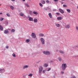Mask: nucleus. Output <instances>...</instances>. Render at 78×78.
I'll return each mask as SVG.
<instances>
[{
  "instance_id": "nucleus-1",
  "label": "nucleus",
  "mask_w": 78,
  "mask_h": 78,
  "mask_svg": "<svg viewBox=\"0 0 78 78\" xmlns=\"http://www.w3.org/2000/svg\"><path fill=\"white\" fill-rule=\"evenodd\" d=\"M62 67L63 70H64L67 67V66L66 64H63L62 65Z\"/></svg>"
},
{
  "instance_id": "nucleus-2",
  "label": "nucleus",
  "mask_w": 78,
  "mask_h": 78,
  "mask_svg": "<svg viewBox=\"0 0 78 78\" xmlns=\"http://www.w3.org/2000/svg\"><path fill=\"white\" fill-rule=\"evenodd\" d=\"M39 73H42V72L43 70V67L42 66H40L39 68Z\"/></svg>"
},
{
  "instance_id": "nucleus-3",
  "label": "nucleus",
  "mask_w": 78,
  "mask_h": 78,
  "mask_svg": "<svg viewBox=\"0 0 78 78\" xmlns=\"http://www.w3.org/2000/svg\"><path fill=\"white\" fill-rule=\"evenodd\" d=\"M43 53L45 55H50V53L48 51H44L43 52Z\"/></svg>"
},
{
  "instance_id": "nucleus-4",
  "label": "nucleus",
  "mask_w": 78,
  "mask_h": 78,
  "mask_svg": "<svg viewBox=\"0 0 78 78\" xmlns=\"http://www.w3.org/2000/svg\"><path fill=\"white\" fill-rule=\"evenodd\" d=\"M41 42L42 44H44L45 42H44V39H43L42 38H41Z\"/></svg>"
},
{
  "instance_id": "nucleus-5",
  "label": "nucleus",
  "mask_w": 78,
  "mask_h": 78,
  "mask_svg": "<svg viewBox=\"0 0 78 78\" xmlns=\"http://www.w3.org/2000/svg\"><path fill=\"white\" fill-rule=\"evenodd\" d=\"M59 11L61 13V14H64V10L61 9H59Z\"/></svg>"
},
{
  "instance_id": "nucleus-6",
  "label": "nucleus",
  "mask_w": 78,
  "mask_h": 78,
  "mask_svg": "<svg viewBox=\"0 0 78 78\" xmlns=\"http://www.w3.org/2000/svg\"><path fill=\"white\" fill-rule=\"evenodd\" d=\"M29 67V66L28 65H25L23 67V69H27Z\"/></svg>"
},
{
  "instance_id": "nucleus-7",
  "label": "nucleus",
  "mask_w": 78,
  "mask_h": 78,
  "mask_svg": "<svg viewBox=\"0 0 78 78\" xmlns=\"http://www.w3.org/2000/svg\"><path fill=\"white\" fill-rule=\"evenodd\" d=\"M31 36L33 37H34V38H35L36 37V35L34 33H32Z\"/></svg>"
},
{
  "instance_id": "nucleus-8",
  "label": "nucleus",
  "mask_w": 78,
  "mask_h": 78,
  "mask_svg": "<svg viewBox=\"0 0 78 78\" xmlns=\"http://www.w3.org/2000/svg\"><path fill=\"white\" fill-rule=\"evenodd\" d=\"M48 16L50 18V19H51L52 18V15H51V14L50 13H48Z\"/></svg>"
},
{
  "instance_id": "nucleus-9",
  "label": "nucleus",
  "mask_w": 78,
  "mask_h": 78,
  "mask_svg": "<svg viewBox=\"0 0 78 78\" xmlns=\"http://www.w3.org/2000/svg\"><path fill=\"white\" fill-rule=\"evenodd\" d=\"M29 21H33V18L32 17H30L29 18Z\"/></svg>"
},
{
  "instance_id": "nucleus-10",
  "label": "nucleus",
  "mask_w": 78,
  "mask_h": 78,
  "mask_svg": "<svg viewBox=\"0 0 78 78\" xmlns=\"http://www.w3.org/2000/svg\"><path fill=\"white\" fill-rule=\"evenodd\" d=\"M41 2L42 4L44 5V4H45V2L44 0H42Z\"/></svg>"
},
{
  "instance_id": "nucleus-11",
  "label": "nucleus",
  "mask_w": 78,
  "mask_h": 78,
  "mask_svg": "<svg viewBox=\"0 0 78 78\" xmlns=\"http://www.w3.org/2000/svg\"><path fill=\"white\" fill-rule=\"evenodd\" d=\"M0 72H1L2 73V72H5V70L4 69H0Z\"/></svg>"
},
{
  "instance_id": "nucleus-12",
  "label": "nucleus",
  "mask_w": 78,
  "mask_h": 78,
  "mask_svg": "<svg viewBox=\"0 0 78 78\" xmlns=\"http://www.w3.org/2000/svg\"><path fill=\"white\" fill-rule=\"evenodd\" d=\"M57 20H61V19H62V17H58L57 18Z\"/></svg>"
},
{
  "instance_id": "nucleus-13",
  "label": "nucleus",
  "mask_w": 78,
  "mask_h": 78,
  "mask_svg": "<svg viewBox=\"0 0 78 78\" xmlns=\"http://www.w3.org/2000/svg\"><path fill=\"white\" fill-rule=\"evenodd\" d=\"M25 5L28 8L30 7V5L27 3H25Z\"/></svg>"
},
{
  "instance_id": "nucleus-14",
  "label": "nucleus",
  "mask_w": 78,
  "mask_h": 78,
  "mask_svg": "<svg viewBox=\"0 0 78 78\" xmlns=\"http://www.w3.org/2000/svg\"><path fill=\"white\" fill-rule=\"evenodd\" d=\"M33 14H35V15H37V14H38V12H33Z\"/></svg>"
},
{
  "instance_id": "nucleus-15",
  "label": "nucleus",
  "mask_w": 78,
  "mask_h": 78,
  "mask_svg": "<svg viewBox=\"0 0 78 78\" xmlns=\"http://www.w3.org/2000/svg\"><path fill=\"white\" fill-rule=\"evenodd\" d=\"M8 33H9V31L8 30H5L4 31V33H5V34H7Z\"/></svg>"
},
{
  "instance_id": "nucleus-16",
  "label": "nucleus",
  "mask_w": 78,
  "mask_h": 78,
  "mask_svg": "<svg viewBox=\"0 0 78 78\" xmlns=\"http://www.w3.org/2000/svg\"><path fill=\"white\" fill-rule=\"evenodd\" d=\"M3 28L2 26L0 25V30H1V31H3Z\"/></svg>"
},
{
  "instance_id": "nucleus-17",
  "label": "nucleus",
  "mask_w": 78,
  "mask_h": 78,
  "mask_svg": "<svg viewBox=\"0 0 78 78\" xmlns=\"http://www.w3.org/2000/svg\"><path fill=\"white\" fill-rule=\"evenodd\" d=\"M55 25H56V27H60V25H59V24H58V23H57L55 24Z\"/></svg>"
},
{
  "instance_id": "nucleus-18",
  "label": "nucleus",
  "mask_w": 78,
  "mask_h": 78,
  "mask_svg": "<svg viewBox=\"0 0 78 78\" xmlns=\"http://www.w3.org/2000/svg\"><path fill=\"white\" fill-rule=\"evenodd\" d=\"M66 28H68V29L69 28H70V26H69V25H67L66 26Z\"/></svg>"
},
{
  "instance_id": "nucleus-19",
  "label": "nucleus",
  "mask_w": 78,
  "mask_h": 78,
  "mask_svg": "<svg viewBox=\"0 0 78 78\" xmlns=\"http://www.w3.org/2000/svg\"><path fill=\"white\" fill-rule=\"evenodd\" d=\"M34 22H35L36 23L37 22V19H34Z\"/></svg>"
},
{
  "instance_id": "nucleus-20",
  "label": "nucleus",
  "mask_w": 78,
  "mask_h": 78,
  "mask_svg": "<svg viewBox=\"0 0 78 78\" xmlns=\"http://www.w3.org/2000/svg\"><path fill=\"white\" fill-rule=\"evenodd\" d=\"M59 52L60 53H62V54H64V52L62 51H59Z\"/></svg>"
},
{
  "instance_id": "nucleus-21",
  "label": "nucleus",
  "mask_w": 78,
  "mask_h": 78,
  "mask_svg": "<svg viewBox=\"0 0 78 78\" xmlns=\"http://www.w3.org/2000/svg\"><path fill=\"white\" fill-rule=\"evenodd\" d=\"M20 15L21 16H24V14H23V13L22 12H21L20 13Z\"/></svg>"
},
{
  "instance_id": "nucleus-22",
  "label": "nucleus",
  "mask_w": 78,
  "mask_h": 78,
  "mask_svg": "<svg viewBox=\"0 0 78 78\" xmlns=\"http://www.w3.org/2000/svg\"><path fill=\"white\" fill-rule=\"evenodd\" d=\"M30 40L29 39H27L26 40V42H27V43L30 42Z\"/></svg>"
},
{
  "instance_id": "nucleus-23",
  "label": "nucleus",
  "mask_w": 78,
  "mask_h": 78,
  "mask_svg": "<svg viewBox=\"0 0 78 78\" xmlns=\"http://www.w3.org/2000/svg\"><path fill=\"white\" fill-rule=\"evenodd\" d=\"M39 35L40 36H44V34H39Z\"/></svg>"
},
{
  "instance_id": "nucleus-24",
  "label": "nucleus",
  "mask_w": 78,
  "mask_h": 78,
  "mask_svg": "<svg viewBox=\"0 0 78 78\" xmlns=\"http://www.w3.org/2000/svg\"><path fill=\"white\" fill-rule=\"evenodd\" d=\"M44 67H47V66H48V65L47 64H45L44 65Z\"/></svg>"
},
{
  "instance_id": "nucleus-25",
  "label": "nucleus",
  "mask_w": 78,
  "mask_h": 78,
  "mask_svg": "<svg viewBox=\"0 0 78 78\" xmlns=\"http://www.w3.org/2000/svg\"><path fill=\"white\" fill-rule=\"evenodd\" d=\"M67 11L69 13H70V10L69 9H67Z\"/></svg>"
},
{
  "instance_id": "nucleus-26",
  "label": "nucleus",
  "mask_w": 78,
  "mask_h": 78,
  "mask_svg": "<svg viewBox=\"0 0 78 78\" xmlns=\"http://www.w3.org/2000/svg\"><path fill=\"white\" fill-rule=\"evenodd\" d=\"M10 8H11V9H12V10H13L14 9V7L12 6H11Z\"/></svg>"
},
{
  "instance_id": "nucleus-27",
  "label": "nucleus",
  "mask_w": 78,
  "mask_h": 78,
  "mask_svg": "<svg viewBox=\"0 0 78 78\" xmlns=\"http://www.w3.org/2000/svg\"><path fill=\"white\" fill-rule=\"evenodd\" d=\"M12 56H13V57H16V54L14 53H13L12 54Z\"/></svg>"
},
{
  "instance_id": "nucleus-28",
  "label": "nucleus",
  "mask_w": 78,
  "mask_h": 78,
  "mask_svg": "<svg viewBox=\"0 0 78 78\" xmlns=\"http://www.w3.org/2000/svg\"><path fill=\"white\" fill-rule=\"evenodd\" d=\"M39 5L41 6V7H42L43 6V5L41 3H39Z\"/></svg>"
},
{
  "instance_id": "nucleus-29",
  "label": "nucleus",
  "mask_w": 78,
  "mask_h": 78,
  "mask_svg": "<svg viewBox=\"0 0 78 78\" xmlns=\"http://www.w3.org/2000/svg\"><path fill=\"white\" fill-rule=\"evenodd\" d=\"M11 32H12V33H14L15 32V30H14V29H12L11 30Z\"/></svg>"
},
{
  "instance_id": "nucleus-30",
  "label": "nucleus",
  "mask_w": 78,
  "mask_h": 78,
  "mask_svg": "<svg viewBox=\"0 0 78 78\" xmlns=\"http://www.w3.org/2000/svg\"><path fill=\"white\" fill-rule=\"evenodd\" d=\"M46 2L47 3H50V1H49L48 0H47L46 1Z\"/></svg>"
},
{
  "instance_id": "nucleus-31",
  "label": "nucleus",
  "mask_w": 78,
  "mask_h": 78,
  "mask_svg": "<svg viewBox=\"0 0 78 78\" xmlns=\"http://www.w3.org/2000/svg\"><path fill=\"white\" fill-rule=\"evenodd\" d=\"M3 18H1L0 19V21H3Z\"/></svg>"
},
{
  "instance_id": "nucleus-32",
  "label": "nucleus",
  "mask_w": 78,
  "mask_h": 78,
  "mask_svg": "<svg viewBox=\"0 0 78 78\" xmlns=\"http://www.w3.org/2000/svg\"><path fill=\"white\" fill-rule=\"evenodd\" d=\"M5 25H8V22L7 21H5Z\"/></svg>"
},
{
  "instance_id": "nucleus-33",
  "label": "nucleus",
  "mask_w": 78,
  "mask_h": 78,
  "mask_svg": "<svg viewBox=\"0 0 78 78\" xmlns=\"http://www.w3.org/2000/svg\"><path fill=\"white\" fill-rule=\"evenodd\" d=\"M7 16L8 17H10V15H9V13L7 14Z\"/></svg>"
},
{
  "instance_id": "nucleus-34",
  "label": "nucleus",
  "mask_w": 78,
  "mask_h": 78,
  "mask_svg": "<svg viewBox=\"0 0 78 78\" xmlns=\"http://www.w3.org/2000/svg\"><path fill=\"white\" fill-rule=\"evenodd\" d=\"M76 30H77V31H78V27L77 26L76 27Z\"/></svg>"
},
{
  "instance_id": "nucleus-35",
  "label": "nucleus",
  "mask_w": 78,
  "mask_h": 78,
  "mask_svg": "<svg viewBox=\"0 0 78 78\" xmlns=\"http://www.w3.org/2000/svg\"><path fill=\"white\" fill-rule=\"evenodd\" d=\"M28 76H33V74H30Z\"/></svg>"
},
{
  "instance_id": "nucleus-36",
  "label": "nucleus",
  "mask_w": 78,
  "mask_h": 78,
  "mask_svg": "<svg viewBox=\"0 0 78 78\" xmlns=\"http://www.w3.org/2000/svg\"><path fill=\"white\" fill-rule=\"evenodd\" d=\"M63 7H67V6L66 5H63Z\"/></svg>"
},
{
  "instance_id": "nucleus-37",
  "label": "nucleus",
  "mask_w": 78,
  "mask_h": 78,
  "mask_svg": "<svg viewBox=\"0 0 78 78\" xmlns=\"http://www.w3.org/2000/svg\"><path fill=\"white\" fill-rule=\"evenodd\" d=\"M58 61H61V58H58Z\"/></svg>"
},
{
  "instance_id": "nucleus-38",
  "label": "nucleus",
  "mask_w": 78,
  "mask_h": 78,
  "mask_svg": "<svg viewBox=\"0 0 78 78\" xmlns=\"http://www.w3.org/2000/svg\"><path fill=\"white\" fill-rule=\"evenodd\" d=\"M59 0H54V2H58Z\"/></svg>"
},
{
  "instance_id": "nucleus-39",
  "label": "nucleus",
  "mask_w": 78,
  "mask_h": 78,
  "mask_svg": "<svg viewBox=\"0 0 78 78\" xmlns=\"http://www.w3.org/2000/svg\"><path fill=\"white\" fill-rule=\"evenodd\" d=\"M51 70V69H50V68H49V69H48V70H47V71H49V70Z\"/></svg>"
},
{
  "instance_id": "nucleus-40",
  "label": "nucleus",
  "mask_w": 78,
  "mask_h": 78,
  "mask_svg": "<svg viewBox=\"0 0 78 78\" xmlns=\"http://www.w3.org/2000/svg\"><path fill=\"white\" fill-rule=\"evenodd\" d=\"M43 73H45V70H43Z\"/></svg>"
},
{
  "instance_id": "nucleus-41",
  "label": "nucleus",
  "mask_w": 78,
  "mask_h": 78,
  "mask_svg": "<svg viewBox=\"0 0 78 78\" xmlns=\"http://www.w3.org/2000/svg\"><path fill=\"white\" fill-rule=\"evenodd\" d=\"M56 14L57 15H59V13L58 12H57L56 13Z\"/></svg>"
},
{
  "instance_id": "nucleus-42",
  "label": "nucleus",
  "mask_w": 78,
  "mask_h": 78,
  "mask_svg": "<svg viewBox=\"0 0 78 78\" xmlns=\"http://www.w3.org/2000/svg\"><path fill=\"white\" fill-rule=\"evenodd\" d=\"M6 48H9V46H7L6 47Z\"/></svg>"
},
{
  "instance_id": "nucleus-43",
  "label": "nucleus",
  "mask_w": 78,
  "mask_h": 78,
  "mask_svg": "<svg viewBox=\"0 0 78 78\" xmlns=\"http://www.w3.org/2000/svg\"><path fill=\"white\" fill-rule=\"evenodd\" d=\"M61 74H64V72H62V71L61 72Z\"/></svg>"
},
{
  "instance_id": "nucleus-44",
  "label": "nucleus",
  "mask_w": 78,
  "mask_h": 78,
  "mask_svg": "<svg viewBox=\"0 0 78 78\" xmlns=\"http://www.w3.org/2000/svg\"><path fill=\"white\" fill-rule=\"evenodd\" d=\"M71 78H76V77L75 76H73Z\"/></svg>"
},
{
  "instance_id": "nucleus-45",
  "label": "nucleus",
  "mask_w": 78,
  "mask_h": 78,
  "mask_svg": "<svg viewBox=\"0 0 78 78\" xmlns=\"http://www.w3.org/2000/svg\"><path fill=\"white\" fill-rule=\"evenodd\" d=\"M53 11H56V10L55 9H54Z\"/></svg>"
},
{
  "instance_id": "nucleus-46",
  "label": "nucleus",
  "mask_w": 78,
  "mask_h": 78,
  "mask_svg": "<svg viewBox=\"0 0 78 78\" xmlns=\"http://www.w3.org/2000/svg\"><path fill=\"white\" fill-rule=\"evenodd\" d=\"M62 4H63V2H61Z\"/></svg>"
},
{
  "instance_id": "nucleus-47",
  "label": "nucleus",
  "mask_w": 78,
  "mask_h": 78,
  "mask_svg": "<svg viewBox=\"0 0 78 78\" xmlns=\"http://www.w3.org/2000/svg\"><path fill=\"white\" fill-rule=\"evenodd\" d=\"M0 14H2V12L0 13Z\"/></svg>"
},
{
  "instance_id": "nucleus-48",
  "label": "nucleus",
  "mask_w": 78,
  "mask_h": 78,
  "mask_svg": "<svg viewBox=\"0 0 78 78\" xmlns=\"http://www.w3.org/2000/svg\"><path fill=\"white\" fill-rule=\"evenodd\" d=\"M12 1H15V0H11Z\"/></svg>"
},
{
  "instance_id": "nucleus-49",
  "label": "nucleus",
  "mask_w": 78,
  "mask_h": 78,
  "mask_svg": "<svg viewBox=\"0 0 78 78\" xmlns=\"http://www.w3.org/2000/svg\"><path fill=\"white\" fill-rule=\"evenodd\" d=\"M25 0H23V2H25Z\"/></svg>"
},
{
  "instance_id": "nucleus-50",
  "label": "nucleus",
  "mask_w": 78,
  "mask_h": 78,
  "mask_svg": "<svg viewBox=\"0 0 78 78\" xmlns=\"http://www.w3.org/2000/svg\"><path fill=\"white\" fill-rule=\"evenodd\" d=\"M51 62H53V61H51Z\"/></svg>"
},
{
  "instance_id": "nucleus-51",
  "label": "nucleus",
  "mask_w": 78,
  "mask_h": 78,
  "mask_svg": "<svg viewBox=\"0 0 78 78\" xmlns=\"http://www.w3.org/2000/svg\"><path fill=\"white\" fill-rule=\"evenodd\" d=\"M62 0L63 1H64V0Z\"/></svg>"
},
{
  "instance_id": "nucleus-52",
  "label": "nucleus",
  "mask_w": 78,
  "mask_h": 78,
  "mask_svg": "<svg viewBox=\"0 0 78 78\" xmlns=\"http://www.w3.org/2000/svg\"><path fill=\"white\" fill-rule=\"evenodd\" d=\"M0 5H1V4H0Z\"/></svg>"
}]
</instances>
